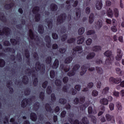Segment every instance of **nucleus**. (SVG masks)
<instances>
[{"label": "nucleus", "mask_w": 124, "mask_h": 124, "mask_svg": "<svg viewBox=\"0 0 124 124\" xmlns=\"http://www.w3.org/2000/svg\"><path fill=\"white\" fill-rule=\"evenodd\" d=\"M26 71H29L28 74L32 76V78H34L33 81V85L34 87H36L38 85V79L36 78V75L35 74V70L34 69H31V68L26 69Z\"/></svg>", "instance_id": "nucleus-1"}, {"label": "nucleus", "mask_w": 124, "mask_h": 124, "mask_svg": "<svg viewBox=\"0 0 124 124\" xmlns=\"http://www.w3.org/2000/svg\"><path fill=\"white\" fill-rule=\"evenodd\" d=\"M40 10V8L38 6H34L32 9V12L35 15V22H39L41 19V15L38 12Z\"/></svg>", "instance_id": "nucleus-2"}, {"label": "nucleus", "mask_w": 124, "mask_h": 124, "mask_svg": "<svg viewBox=\"0 0 124 124\" xmlns=\"http://www.w3.org/2000/svg\"><path fill=\"white\" fill-rule=\"evenodd\" d=\"M35 69L36 71H40L42 74L45 73V65L43 63L41 64L39 61L36 62Z\"/></svg>", "instance_id": "nucleus-3"}, {"label": "nucleus", "mask_w": 124, "mask_h": 124, "mask_svg": "<svg viewBox=\"0 0 124 124\" xmlns=\"http://www.w3.org/2000/svg\"><path fill=\"white\" fill-rule=\"evenodd\" d=\"M67 17V16L66 15V14L65 13H62L57 17V24H58V25H62V24H63V23L65 22Z\"/></svg>", "instance_id": "nucleus-4"}, {"label": "nucleus", "mask_w": 124, "mask_h": 124, "mask_svg": "<svg viewBox=\"0 0 124 124\" xmlns=\"http://www.w3.org/2000/svg\"><path fill=\"white\" fill-rule=\"evenodd\" d=\"M11 33V30L8 27H4L2 28V31L0 30V35L2 36L5 35L6 37H9Z\"/></svg>", "instance_id": "nucleus-5"}, {"label": "nucleus", "mask_w": 124, "mask_h": 124, "mask_svg": "<svg viewBox=\"0 0 124 124\" xmlns=\"http://www.w3.org/2000/svg\"><path fill=\"white\" fill-rule=\"evenodd\" d=\"M32 101V99L31 98H24L21 102V107L22 108H26L28 105H31V102Z\"/></svg>", "instance_id": "nucleus-6"}, {"label": "nucleus", "mask_w": 124, "mask_h": 124, "mask_svg": "<svg viewBox=\"0 0 124 124\" xmlns=\"http://www.w3.org/2000/svg\"><path fill=\"white\" fill-rule=\"evenodd\" d=\"M104 56H106L107 57V59L105 61V63L107 64V63H108V64H111V57H112V51L110 50H108L106 51L104 53Z\"/></svg>", "instance_id": "nucleus-7"}, {"label": "nucleus", "mask_w": 124, "mask_h": 124, "mask_svg": "<svg viewBox=\"0 0 124 124\" xmlns=\"http://www.w3.org/2000/svg\"><path fill=\"white\" fill-rule=\"evenodd\" d=\"M122 82V78H115L111 77L109 78V82L111 84H120Z\"/></svg>", "instance_id": "nucleus-8"}, {"label": "nucleus", "mask_w": 124, "mask_h": 124, "mask_svg": "<svg viewBox=\"0 0 124 124\" xmlns=\"http://www.w3.org/2000/svg\"><path fill=\"white\" fill-rule=\"evenodd\" d=\"M116 56H115V59L116 61H121L122 59H123V51H122V49L120 48H118L116 51Z\"/></svg>", "instance_id": "nucleus-9"}, {"label": "nucleus", "mask_w": 124, "mask_h": 124, "mask_svg": "<svg viewBox=\"0 0 124 124\" xmlns=\"http://www.w3.org/2000/svg\"><path fill=\"white\" fill-rule=\"evenodd\" d=\"M90 67V64H86L81 66V70L82 71H80L79 73V75L81 76H83L86 72H87V69L89 68Z\"/></svg>", "instance_id": "nucleus-10"}, {"label": "nucleus", "mask_w": 124, "mask_h": 124, "mask_svg": "<svg viewBox=\"0 0 124 124\" xmlns=\"http://www.w3.org/2000/svg\"><path fill=\"white\" fill-rule=\"evenodd\" d=\"M45 41L46 42V46L48 48H51L52 47V40H51V37L49 35H46L45 37Z\"/></svg>", "instance_id": "nucleus-11"}, {"label": "nucleus", "mask_w": 124, "mask_h": 124, "mask_svg": "<svg viewBox=\"0 0 124 124\" xmlns=\"http://www.w3.org/2000/svg\"><path fill=\"white\" fill-rule=\"evenodd\" d=\"M60 68L62 70L64 71V72H68L70 70V67L64 64H61L60 65Z\"/></svg>", "instance_id": "nucleus-12"}, {"label": "nucleus", "mask_w": 124, "mask_h": 124, "mask_svg": "<svg viewBox=\"0 0 124 124\" xmlns=\"http://www.w3.org/2000/svg\"><path fill=\"white\" fill-rule=\"evenodd\" d=\"M106 118L108 122H111V124H114L115 123V118L109 114H107L106 115Z\"/></svg>", "instance_id": "nucleus-13"}, {"label": "nucleus", "mask_w": 124, "mask_h": 124, "mask_svg": "<svg viewBox=\"0 0 124 124\" xmlns=\"http://www.w3.org/2000/svg\"><path fill=\"white\" fill-rule=\"evenodd\" d=\"M14 2H11L9 4H6L4 7L6 10H10V9H12V8L14 6Z\"/></svg>", "instance_id": "nucleus-14"}, {"label": "nucleus", "mask_w": 124, "mask_h": 124, "mask_svg": "<svg viewBox=\"0 0 124 124\" xmlns=\"http://www.w3.org/2000/svg\"><path fill=\"white\" fill-rule=\"evenodd\" d=\"M30 119L32 122H36L37 121V115L34 112H31L30 114Z\"/></svg>", "instance_id": "nucleus-15"}, {"label": "nucleus", "mask_w": 124, "mask_h": 124, "mask_svg": "<svg viewBox=\"0 0 124 124\" xmlns=\"http://www.w3.org/2000/svg\"><path fill=\"white\" fill-rule=\"evenodd\" d=\"M45 108L46 111L49 112V113H54V110L52 109V107L50 105V104H46Z\"/></svg>", "instance_id": "nucleus-16"}, {"label": "nucleus", "mask_w": 124, "mask_h": 124, "mask_svg": "<svg viewBox=\"0 0 124 124\" xmlns=\"http://www.w3.org/2000/svg\"><path fill=\"white\" fill-rule=\"evenodd\" d=\"M68 120L71 124H82V123H80L79 120L78 119H76L74 121L73 118H68Z\"/></svg>", "instance_id": "nucleus-17"}, {"label": "nucleus", "mask_w": 124, "mask_h": 124, "mask_svg": "<svg viewBox=\"0 0 124 124\" xmlns=\"http://www.w3.org/2000/svg\"><path fill=\"white\" fill-rule=\"evenodd\" d=\"M38 31L40 34L44 33V26L42 24H40L38 27Z\"/></svg>", "instance_id": "nucleus-18"}, {"label": "nucleus", "mask_w": 124, "mask_h": 124, "mask_svg": "<svg viewBox=\"0 0 124 124\" xmlns=\"http://www.w3.org/2000/svg\"><path fill=\"white\" fill-rule=\"evenodd\" d=\"M76 16H77V19H80V17H81V8L80 7H78L76 8Z\"/></svg>", "instance_id": "nucleus-19"}, {"label": "nucleus", "mask_w": 124, "mask_h": 124, "mask_svg": "<svg viewBox=\"0 0 124 124\" xmlns=\"http://www.w3.org/2000/svg\"><path fill=\"white\" fill-rule=\"evenodd\" d=\"M59 60L55 59L52 65V68H53V69H57V68L59 67Z\"/></svg>", "instance_id": "nucleus-20"}, {"label": "nucleus", "mask_w": 124, "mask_h": 124, "mask_svg": "<svg viewBox=\"0 0 124 124\" xmlns=\"http://www.w3.org/2000/svg\"><path fill=\"white\" fill-rule=\"evenodd\" d=\"M50 7L51 11H57L58 10V5L54 3L50 4Z\"/></svg>", "instance_id": "nucleus-21"}, {"label": "nucleus", "mask_w": 124, "mask_h": 124, "mask_svg": "<svg viewBox=\"0 0 124 124\" xmlns=\"http://www.w3.org/2000/svg\"><path fill=\"white\" fill-rule=\"evenodd\" d=\"M107 15L108 17L112 18V17H113V15H114V12H113V10L111 9V8L108 9L107 11Z\"/></svg>", "instance_id": "nucleus-22"}, {"label": "nucleus", "mask_w": 124, "mask_h": 124, "mask_svg": "<svg viewBox=\"0 0 124 124\" xmlns=\"http://www.w3.org/2000/svg\"><path fill=\"white\" fill-rule=\"evenodd\" d=\"M40 107V104H39V102H36L34 103V106L33 107V110L34 111H35V112L38 111V109H39Z\"/></svg>", "instance_id": "nucleus-23"}, {"label": "nucleus", "mask_w": 124, "mask_h": 124, "mask_svg": "<svg viewBox=\"0 0 124 124\" xmlns=\"http://www.w3.org/2000/svg\"><path fill=\"white\" fill-rule=\"evenodd\" d=\"M22 82L24 85H28V84H29L30 80L29 79V78H28V76H24L22 77Z\"/></svg>", "instance_id": "nucleus-24"}, {"label": "nucleus", "mask_w": 124, "mask_h": 124, "mask_svg": "<svg viewBox=\"0 0 124 124\" xmlns=\"http://www.w3.org/2000/svg\"><path fill=\"white\" fill-rule=\"evenodd\" d=\"M95 56V53L94 52H90L86 56L87 60H92L93 59Z\"/></svg>", "instance_id": "nucleus-25"}, {"label": "nucleus", "mask_w": 124, "mask_h": 124, "mask_svg": "<svg viewBox=\"0 0 124 124\" xmlns=\"http://www.w3.org/2000/svg\"><path fill=\"white\" fill-rule=\"evenodd\" d=\"M46 24H47V27L49 30H51L53 28V19H50L46 21Z\"/></svg>", "instance_id": "nucleus-26"}, {"label": "nucleus", "mask_w": 124, "mask_h": 124, "mask_svg": "<svg viewBox=\"0 0 124 124\" xmlns=\"http://www.w3.org/2000/svg\"><path fill=\"white\" fill-rule=\"evenodd\" d=\"M100 102L101 104H103V105H108L109 104V101L105 98L101 99Z\"/></svg>", "instance_id": "nucleus-27"}, {"label": "nucleus", "mask_w": 124, "mask_h": 124, "mask_svg": "<svg viewBox=\"0 0 124 124\" xmlns=\"http://www.w3.org/2000/svg\"><path fill=\"white\" fill-rule=\"evenodd\" d=\"M102 47L100 46H95L93 47L92 50L93 52H99L101 51Z\"/></svg>", "instance_id": "nucleus-28"}, {"label": "nucleus", "mask_w": 124, "mask_h": 124, "mask_svg": "<svg viewBox=\"0 0 124 124\" xmlns=\"http://www.w3.org/2000/svg\"><path fill=\"white\" fill-rule=\"evenodd\" d=\"M103 6V4H102V1H100L99 2H98L96 4V9L97 10H100L102 8V6Z\"/></svg>", "instance_id": "nucleus-29"}, {"label": "nucleus", "mask_w": 124, "mask_h": 124, "mask_svg": "<svg viewBox=\"0 0 124 124\" xmlns=\"http://www.w3.org/2000/svg\"><path fill=\"white\" fill-rule=\"evenodd\" d=\"M10 42L12 45H14V46H15V45H17V44H19V43H20V41L19 40H16L13 38L10 39Z\"/></svg>", "instance_id": "nucleus-30"}, {"label": "nucleus", "mask_w": 124, "mask_h": 124, "mask_svg": "<svg viewBox=\"0 0 124 124\" xmlns=\"http://www.w3.org/2000/svg\"><path fill=\"white\" fill-rule=\"evenodd\" d=\"M103 25V22H102V20H99L96 22V28H98V29H100L102 27Z\"/></svg>", "instance_id": "nucleus-31"}, {"label": "nucleus", "mask_w": 124, "mask_h": 124, "mask_svg": "<svg viewBox=\"0 0 124 124\" xmlns=\"http://www.w3.org/2000/svg\"><path fill=\"white\" fill-rule=\"evenodd\" d=\"M94 21V15L93 13H91L89 16V24H93Z\"/></svg>", "instance_id": "nucleus-32"}, {"label": "nucleus", "mask_w": 124, "mask_h": 124, "mask_svg": "<svg viewBox=\"0 0 124 124\" xmlns=\"http://www.w3.org/2000/svg\"><path fill=\"white\" fill-rule=\"evenodd\" d=\"M73 60V57L71 56H68L67 57L65 60H64V62L65 63H70Z\"/></svg>", "instance_id": "nucleus-33"}, {"label": "nucleus", "mask_w": 124, "mask_h": 124, "mask_svg": "<svg viewBox=\"0 0 124 124\" xmlns=\"http://www.w3.org/2000/svg\"><path fill=\"white\" fill-rule=\"evenodd\" d=\"M115 70L116 71L117 74H118L120 76H123L124 72L123 71H122L121 68H120L119 67H117L115 68Z\"/></svg>", "instance_id": "nucleus-34"}, {"label": "nucleus", "mask_w": 124, "mask_h": 124, "mask_svg": "<svg viewBox=\"0 0 124 124\" xmlns=\"http://www.w3.org/2000/svg\"><path fill=\"white\" fill-rule=\"evenodd\" d=\"M29 34L30 38L32 40L34 39V33L33 32V31H32V30L30 29L29 31Z\"/></svg>", "instance_id": "nucleus-35"}, {"label": "nucleus", "mask_w": 124, "mask_h": 124, "mask_svg": "<svg viewBox=\"0 0 124 124\" xmlns=\"http://www.w3.org/2000/svg\"><path fill=\"white\" fill-rule=\"evenodd\" d=\"M6 51L7 52H10V53H12L13 54H14L15 53V49L13 48H11L9 47H6L5 50H4V52Z\"/></svg>", "instance_id": "nucleus-36"}, {"label": "nucleus", "mask_w": 124, "mask_h": 124, "mask_svg": "<svg viewBox=\"0 0 124 124\" xmlns=\"http://www.w3.org/2000/svg\"><path fill=\"white\" fill-rule=\"evenodd\" d=\"M45 62L47 64H50V63H51V62H52V57L48 56V57H46V58Z\"/></svg>", "instance_id": "nucleus-37"}, {"label": "nucleus", "mask_w": 124, "mask_h": 124, "mask_svg": "<svg viewBox=\"0 0 124 124\" xmlns=\"http://www.w3.org/2000/svg\"><path fill=\"white\" fill-rule=\"evenodd\" d=\"M116 107L117 108L118 111H122V110H123V106L120 102H117L116 103Z\"/></svg>", "instance_id": "nucleus-38"}, {"label": "nucleus", "mask_w": 124, "mask_h": 124, "mask_svg": "<svg viewBox=\"0 0 124 124\" xmlns=\"http://www.w3.org/2000/svg\"><path fill=\"white\" fill-rule=\"evenodd\" d=\"M81 122L82 124H90V122H89V120H88V118L86 117H83V118L81 120Z\"/></svg>", "instance_id": "nucleus-39"}, {"label": "nucleus", "mask_w": 124, "mask_h": 124, "mask_svg": "<svg viewBox=\"0 0 124 124\" xmlns=\"http://www.w3.org/2000/svg\"><path fill=\"white\" fill-rule=\"evenodd\" d=\"M76 39L75 38H70L67 40V43L69 44H72V43H74Z\"/></svg>", "instance_id": "nucleus-40"}, {"label": "nucleus", "mask_w": 124, "mask_h": 124, "mask_svg": "<svg viewBox=\"0 0 124 124\" xmlns=\"http://www.w3.org/2000/svg\"><path fill=\"white\" fill-rule=\"evenodd\" d=\"M84 41L85 37H82L77 41V44H78L79 45H80V44H83Z\"/></svg>", "instance_id": "nucleus-41"}, {"label": "nucleus", "mask_w": 124, "mask_h": 124, "mask_svg": "<svg viewBox=\"0 0 124 124\" xmlns=\"http://www.w3.org/2000/svg\"><path fill=\"white\" fill-rule=\"evenodd\" d=\"M62 80L61 79H56L55 84L57 87H61L62 86Z\"/></svg>", "instance_id": "nucleus-42"}, {"label": "nucleus", "mask_w": 124, "mask_h": 124, "mask_svg": "<svg viewBox=\"0 0 124 124\" xmlns=\"http://www.w3.org/2000/svg\"><path fill=\"white\" fill-rule=\"evenodd\" d=\"M31 89L27 88L24 91V94L25 95H30L31 94Z\"/></svg>", "instance_id": "nucleus-43"}, {"label": "nucleus", "mask_w": 124, "mask_h": 124, "mask_svg": "<svg viewBox=\"0 0 124 124\" xmlns=\"http://www.w3.org/2000/svg\"><path fill=\"white\" fill-rule=\"evenodd\" d=\"M75 75V72L73 69L67 73V76H69V77H72V76H74Z\"/></svg>", "instance_id": "nucleus-44"}, {"label": "nucleus", "mask_w": 124, "mask_h": 124, "mask_svg": "<svg viewBox=\"0 0 124 124\" xmlns=\"http://www.w3.org/2000/svg\"><path fill=\"white\" fill-rule=\"evenodd\" d=\"M5 66V61L2 59H0V67H4Z\"/></svg>", "instance_id": "nucleus-45"}, {"label": "nucleus", "mask_w": 124, "mask_h": 124, "mask_svg": "<svg viewBox=\"0 0 124 124\" xmlns=\"http://www.w3.org/2000/svg\"><path fill=\"white\" fill-rule=\"evenodd\" d=\"M78 34L79 35H82L84 32H85V28L81 27L78 30Z\"/></svg>", "instance_id": "nucleus-46"}, {"label": "nucleus", "mask_w": 124, "mask_h": 124, "mask_svg": "<svg viewBox=\"0 0 124 124\" xmlns=\"http://www.w3.org/2000/svg\"><path fill=\"white\" fill-rule=\"evenodd\" d=\"M46 92L47 94H51L52 93V87L51 86H47Z\"/></svg>", "instance_id": "nucleus-47"}, {"label": "nucleus", "mask_w": 124, "mask_h": 124, "mask_svg": "<svg viewBox=\"0 0 124 124\" xmlns=\"http://www.w3.org/2000/svg\"><path fill=\"white\" fill-rule=\"evenodd\" d=\"M96 70L98 74H102L103 73V70L101 67H96Z\"/></svg>", "instance_id": "nucleus-48"}, {"label": "nucleus", "mask_w": 124, "mask_h": 124, "mask_svg": "<svg viewBox=\"0 0 124 124\" xmlns=\"http://www.w3.org/2000/svg\"><path fill=\"white\" fill-rule=\"evenodd\" d=\"M82 46H77L75 48H73L74 52H78L79 51H82Z\"/></svg>", "instance_id": "nucleus-49"}, {"label": "nucleus", "mask_w": 124, "mask_h": 124, "mask_svg": "<svg viewBox=\"0 0 124 124\" xmlns=\"http://www.w3.org/2000/svg\"><path fill=\"white\" fill-rule=\"evenodd\" d=\"M55 75L56 73H55V71L51 70L50 71V77L51 79H54L55 78Z\"/></svg>", "instance_id": "nucleus-50"}, {"label": "nucleus", "mask_w": 124, "mask_h": 124, "mask_svg": "<svg viewBox=\"0 0 124 124\" xmlns=\"http://www.w3.org/2000/svg\"><path fill=\"white\" fill-rule=\"evenodd\" d=\"M67 102L66 99L64 98H60L59 99V103L61 104H62L63 105H64V104H66Z\"/></svg>", "instance_id": "nucleus-51"}, {"label": "nucleus", "mask_w": 124, "mask_h": 124, "mask_svg": "<svg viewBox=\"0 0 124 124\" xmlns=\"http://www.w3.org/2000/svg\"><path fill=\"white\" fill-rule=\"evenodd\" d=\"M24 52L25 53V57L26 58V59H30V51H29V50L28 49H26L24 50Z\"/></svg>", "instance_id": "nucleus-52"}, {"label": "nucleus", "mask_w": 124, "mask_h": 124, "mask_svg": "<svg viewBox=\"0 0 124 124\" xmlns=\"http://www.w3.org/2000/svg\"><path fill=\"white\" fill-rule=\"evenodd\" d=\"M51 100L52 102H55V101L57 100V97H56V95L54 93H52L51 94Z\"/></svg>", "instance_id": "nucleus-53"}, {"label": "nucleus", "mask_w": 124, "mask_h": 124, "mask_svg": "<svg viewBox=\"0 0 124 124\" xmlns=\"http://www.w3.org/2000/svg\"><path fill=\"white\" fill-rule=\"evenodd\" d=\"M109 87H107L105 88L102 91L103 94H106V93H108V92H109Z\"/></svg>", "instance_id": "nucleus-54"}, {"label": "nucleus", "mask_w": 124, "mask_h": 124, "mask_svg": "<svg viewBox=\"0 0 124 124\" xmlns=\"http://www.w3.org/2000/svg\"><path fill=\"white\" fill-rule=\"evenodd\" d=\"M113 12L114 13V15H115V17H119V10L117 8H115L113 9Z\"/></svg>", "instance_id": "nucleus-55"}, {"label": "nucleus", "mask_w": 124, "mask_h": 124, "mask_svg": "<svg viewBox=\"0 0 124 124\" xmlns=\"http://www.w3.org/2000/svg\"><path fill=\"white\" fill-rule=\"evenodd\" d=\"M79 68L80 65H79V64H76L73 66L72 69L75 71H77V70H78V69H79Z\"/></svg>", "instance_id": "nucleus-56"}, {"label": "nucleus", "mask_w": 124, "mask_h": 124, "mask_svg": "<svg viewBox=\"0 0 124 124\" xmlns=\"http://www.w3.org/2000/svg\"><path fill=\"white\" fill-rule=\"evenodd\" d=\"M67 39V34H64L61 36V41L64 42Z\"/></svg>", "instance_id": "nucleus-57"}, {"label": "nucleus", "mask_w": 124, "mask_h": 124, "mask_svg": "<svg viewBox=\"0 0 124 124\" xmlns=\"http://www.w3.org/2000/svg\"><path fill=\"white\" fill-rule=\"evenodd\" d=\"M39 97L40 99H41V100H44V98L45 97V93L43 92H41L40 93Z\"/></svg>", "instance_id": "nucleus-58"}, {"label": "nucleus", "mask_w": 124, "mask_h": 124, "mask_svg": "<svg viewBox=\"0 0 124 124\" xmlns=\"http://www.w3.org/2000/svg\"><path fill=\"white\" fill-rule=\"evenodd\" d=\"M94 33H95L94 30H89L87 32L86 34L87 35H92V34H94Z\"/></svg>", "instance_id": "nucleus-59"}, {"label": "nucleus", "mask_w": 124, "mask_h": 124, "mask_svg": "<svg viewBox=\"0 0 124 124\" xmlns=\"http://www.w3.org/2000/svg\"><path fill=\"white\" fill-rule=\"evenodd\" d=\"M3 45L4 46H5V47H8L11 45V44H10V42L9 41H5L3 42Z\"/></svg>", "instance_id": "nucleus-60"}, {"label": "nucleus", "mask_w": 124, "mask_h": 124, "mask_svg": "<svg viewBox=\"0 0 124 124\" xmlns=\"http://www.w3.org/2000/svg\"><path fill=\"white\" fill-rule=\"evenodd\" d=\"M59 52L61 54H64L66 52V48L64 47H62L59 49Z\"/></svg>", "instance_id": "nucleus-61"}, {"label": "nucleus", "mask_w": 124, "mask_h": 124, "mask_svg": "<svg viewBox=\"0 0 124 124\" xmlns=\"http://www.w3.org/2000/svg\"><path fill=\"white\" fill-rule=\"evenodd\" d=\"M52 37L53 39H58V38H59V36L58 35V34L55 32L52 33Z\"/></svg>", "instance_id": "nucleus-62"}, {"label": "nucleus", "mask_w": 124, "mask_h": 124, "mask_svg": "<svg viewBox=\"0 0 124 124\" xmlns=\"http://www.w3.org/2000/svg\"><path fill=\"white\" fill-rule=\"evenodd\" d=\"M92 42H93V40L91 38H88L86 41V45H88V46L91 45Z\"/></svg>", "instance_id": "nucleus-63"}, {"label": "nucleus", "mask_w": 124, "mask_h": 124, "mask_svg": "<svg viewBox=\"0 0 124 124\" xmlns=\"http://www.w3.org/2000/svg\"><path fill=\"white\" fill-rule=\"evenodd\" d=\"M67 90H68L67 85H64L62 88V92H63V93H67Z\"/></svg>", "instance_id": "nucleus-64"}]
</instances>
